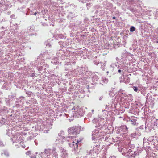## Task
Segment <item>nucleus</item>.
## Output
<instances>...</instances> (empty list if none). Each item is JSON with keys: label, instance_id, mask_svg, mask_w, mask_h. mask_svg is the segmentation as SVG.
I'll return each instance as SVG.
<instances>
[{"label": "nucleus", "instance_id": "1", "mask_svg": "<svg viewBox=\"0 0 158 158\" xmlns=\"http://www.w3.org/2000/svg\"><path fill=\"white\" fill-rule=\"evenodd\" d=\"M104 135L102 131L98 129H95L92 131V140H98L100 141L104 139Z\"/></svg>", "mask_w": 158, "mask_h": 158}, {"label": "nucleus", "instance_id": "2", "mask_svg": "<svg viewBox=\"0 0 158 158\" xmlns=\"http://www.w3.org/2000/svg\"><path fill=\"white\" fill-rule=\"evenodd\" d=\"M55 152V148L51 149H47L44 150V152H41L40 155L42 158H49L48 156L52 155L53 154V152Z\"/></svg>", "mask_w": 158, "mask_h": 158}, {"label": "nucleus", "instance_id": "3", "mask_svg": "<svg viewBox=\"0 0 158 158\" xmlns=\"http://www.w3.org/2000/svg\"><path fill=\"white\" fill-rule=\"evenodd\" d=\"M81 131L80 126H74L68 129V133L70 135H76L79 134Z\"/></svg>", "mask_w": 158, "mask_h": 158}, {"label": "nucleus", "instance_id": "4", "mask_svg": "<svg viewBox=\"0 0 158 158\" xmlns=\"http://www.w3.org/2000/svg\"><path fill=\"white\" fill-rule=\"evenodd\" d=\"M128 132V128L125 125H123L117 128V132L118 133L122 134H126Z\"/></svg>", "mask_w": 158, "mask_h": 158}, {"label": "nucleus", "instance_id": "5", "mask_svg": "<svg viewBox=\"0 0 158 158\" xmlns=\"http://www.w3.org/2000/svg\"><path fill=\"white\" fill-rule=\"evenodd\" d=\"M24 98L20 97L16 99L15 103V106L17 108L22 107L23 105Z\"/></svg>", "mask_w": 158, "mask_h": 158}, {"label": "nucleus", "instance_id": "6", "mask_svg": "<svg viewBox=\"0 0 158 158\" xmlns=\"http://www.w3.org/2000/svg\"><path fill=\"white\" fill-rule=\"evenodd\" d=\"M92 74V73H88L89 75H87L86 76H87L88 78H90L91 77L92 78V81L94 83L93 84L96 85L98 82L99 78L96 75H94Z\"/></svg>", "mask_w": 158, "mask_h": 158}, {"label": "nucleus", "instance_id": "7", "mask_svg": "<svg viewBox=\"0 0 158 158\" xmlns=\"http://www.w3.org/2000/svg\"><path fill=\"white\" fill-rule=\"evenodd\" d=\"M42 56V55H40L39 56H38L37 59L35 61L34 63H31V64H32L33 66H35L43 65L44 62H42V60L40 59V57H41Z\"/></svg>", "mask_w": 158, "mask_h": 158}, {"label": "nucleus", "instance_id": "8", "mask_svg": "<svg viewBox=\"0 0 158 158\" xmlns=\"http://www.w3.org/2000/svg\"><path fill=\"white\" fill-rule=\"evenodd\" d=\"M99 119H98V118H94L92 120V121L93 123H96L95 127H96L98 129H101L102 128L103 124L99 123Z\"/></svg>", "mask_w": 158, "mask_h": 158}, {"label": "nucleus", "instance_id": "9", "mask_svg": "<svg viewBox=\"0 0 158 158\" xmlns=\"http://www.w3.org/2000/svg\"><path fill=\"white\" fill-rule=\"evenodd\" d=\"M59 149L60 151V152L62 153V158H69L67 152L65 149L62 147H60Z\"/></svg>", "mask_w": 158, "mask_h": 158}, {"label": "nucleus", "instance_id": "10", "mask_svg": "<svg viewBox=\"0 0 158 158\" xmlns=\"http://www.w3.org/2000/svg\"><path fill=\"white\" fill-rule=\"evenodd\" d=\"M118 94L119 95V96L121 97H129L130 98V100H131V99L132 98V96L131 95H129L128 96L127 94L125 93L124 92V91H123V90L121 89H120L118 92Z\"/></svg>", "mask_w": 158, "mask_h": 158}, {"label": "nucleus", "instance_id": "11", "mask_svg": "<svg viewBox=\"0 0 158 158\" xmlns=\"http://www.w3.org/2000/svg\"><path fill=\"white\" fill-rule=\"evenodd\" d=\"M141 2L140 0H128L127 2L131 5L135 6L136 4H139Z\"/></svg>", "mask_w": 158, "mask_h": 158}, {"label": "nucleus", "instance_id": "12", "mask_svg": "<svg viewBox=\"0 0 158 158\" xmlns=\"http://www.w3.org/2000/svg\"><path fill=\"white\" fill-rule=\"evenodd\" d=\"M136 118L135 117H131L129 119V122L133 125H137L138 123L136 122Z\"/></svg>", "mask_w": 158, "mask_h": 158}, {"label": "nucleus", "instance_id": "13", "mask_svg": "<svg viewBox=\"0 0 158 158\" xmlns=\"http://www.w3.org/2000/svg\"><path fill=\"white\" fill-rule=\"evenodd\" d=\"M20 139V137L16 135H13L11 139L13 143H18L19 142V139Z\"/></svg>", "mask_w": 158, "mask_h": 158}, {"label": "nucleus", "instance_id": "14", "mask_svg": "<svg viewBox=\"0 0 158 158\" xmlns=\"http://www.w3.org/2000/svg\"><path fill=\"white\" fill-rule=\"evenodd\" d=\"M75 142L73 141V147L74 148V149L75 150H76V149L77 148L78 146V144L80 143H81V140H77V141L76 140H75Z\"/></svg>", "mask_w": 158, "mask_h": 158}, {"label": "nucleus", "instance_id": "15", "mask_svg": "<svg viewBox=\"0 0 158 158\" xmlns=\"http://www.w3.org/2000/svg\"><path fill=\"white\" fill-rule=\"evenodd\" d=\"M74 110H75L74 111V112L73 111V117H77V118H79L82 116V113H80L79 114V112H77V111H76L75 109H74Z\"/></svg>", "mask_w": 158, "mask_h": 158}, {"label": "nucleus", "instance_id": "16", "mask_svg": "<svg viewBox=\"0 0 158 158\" xmlns=\"http://www.w3.org/2000/svg\"><path fill=\"white\" fill-rule=\"evenodd\" d=\"M85 68L84 67H81L78 69L77 71L79 73V75H83L85 72Z\"/></svg>", "mask_w": 158, "mask_h": 158}, {"label": "nucleus", "instance_id": "17", "mask_svg": "<svg viewBox=\"0 0 158 158\" xmlns=\"http://www.w3.org/2000/svg\"><path fill=\"white\" fill-rule=\"evenodd\" d=\"M13 129L12 128H9L6 129V135L8 136H10L12 134Z\"/></svg>", "mask_w": 158, "mask_h": 158}, {"label": "nucleus", "instance_id": "18", "mask_svg": "<svg viewBox=\"0 0 158 158\" xmlns=\"http://www.w3.org/2000/svg\"><path fill=\"white\" fill-rule=\"evenodd\" d=\"M28 12H27L26 15H27L28 14ZM30 14V15H38V16H40V12H33L32 11H30L28 14Z\"/></svg>", "mask_w": 158, "mask_h": 158}, {"label": "nucleus", "instance_id": "19", "mask_svg": "<svg viewBox=\"0 0 158 158\" xmlns=\"http://www.w3.org/2000/svg\"><path fill=\"white\" fill-rule=\"evenodd\" d=\"M9 88V84L7 82H5L4 83L2 87V89L5 90H7Z\"/></svg>", "mask_w": 158, "mask_h": 158}, {"label": "nucleus", "instance_id": "20", "mask_svg": "<svg viewBox=\"0 0 158 158\" xmlns=\"http://www.w3.org/2000/svg\"><path fill=\"white\" fill-rule=\"evenodd\" d=\"M117 68L121 69V70H123V71L125 72V69H126V67L123 65H118L117 67Z\"/></svg>", "mask_w": 158, "mask_h": 158}, {"label": "nucleus", "instance_id": "21", "mask_svg": "<svg viewBox=\"0 0 158 158\" xmlns=\"http://www.w3.org/2000/svg\"><path fill=\"white\" fill-rule=\"evenodd\" d=\"M42 65H39V66L38 67V70L39 71H41L42 70H46V68H45V67L48 66V65L47 64L44 66H42Z\"/></svg>", "mask_w": 158, "mask_h": 158}, {"label": "nucleus", "instance_id": "22", "mask_svg": "<svg viewBox=\"0 0 158 158\" xmlns=\"http://www.w3.org/2000/svg\"><path fill=\"white\" fill-rule=\"evenodd\" d=\"M5 119L3 118L1 116H0V126L5 124Z\"/></svg>", "mask_w": 158, "mask_h": 158}, {"label": "nucleus", "instance_id": "23", "mask_svg": "<svg viewBox=\"0 0 158 158\" xmlns=\"http://www.w3.org/2000/svg\"><path fill=\"white\" fill-rule=\"evenodd\" d=\"M34 26L33 25L28 27L27 28V32H29L28 31H33L34 29Z\"/></svg>", "mask_w": 158, "mask_h": 158}, {"label": "nucleus", "instance_id": "24", "mask_svg": "<svg viewBox=\"0 0 158 158\" xmlns=\"http://www.w3.org/2000/svg\"><path fill=\"white\" fill-rule=\"evenodd\" d=\"M132 88L135 92L138 93L140 92V88L139 87L138 88L136 86H133Z\"/></svg>", "mask_w": 158, "mask_h": 158}, {"label": "nucleus", "instance_id": "25", "mask_svg": "<svg viewBox=\"0 0 158 158\" xmlns=\"http://www.w3.org/2000/svg\"><path fill=\"white\" fill-rule=\"evenodd\" d=\"M52 156L55 157V158H57L58 157V155L56 151V148H55V152H53V154L52 155Z\"/></svg>", "mask_w": 158, "mask_h": 158}, {"label": "nucleus", "instance_id": "26", "mask_svg": "<svg viewBox=\"0 0 158 158\" xmlns=\"http://www.w3.org/2000/svg\"><path fill=\"white\" fill-rule=\"evenodd\" d=\"M38 4L37 2H36L34 4H35V8L34 9L35 10H36L37 9H40V5L39 3L38 5H37V4Z\"/></svg>", "mask_w": 158, "mask_h": 158}, {"label": "nucleus", "instance_id": "27", "mask_svg": "<svg viewBox=\"0 0 158 158\" xmlns=\"http://www.w3.org/2000/svg\"><path fill=\"white\" fill-rule=\"evenodd\" d=\"M21 34L22 35L21 38L22 40H23V43H25V42L24 41V39H25L26 38V37H25V33H24L23 32L21 31Z\"/></svg>", "mask_w": 158, "mask_h": 158}, {"label": "nucleus", "instance_id": "28", "mask_svg": "<svg viewBox=\"0 0 158 158\" xmlns=\"http://www.w3.org/2000/svg\"><path fill=\"white\" fill-rule=\"evenodd\" d=\"M102 81L104 83H107L108 81V79L105 77H102Z\"/></svg>", "mask_w": 158, "mask_h": 158}, {"label": "nucleus", "instance_id": "29", "mask_svg": "<svg viewBox=\"0 0 158 158\" xmlns=\"http://www.w3.org/2000/svg\"><path fill=\"white\" fill-rule=\"evenodd\" d=\"M98 119H99V123H102L103 124L102 126L104 124L103 123V122H102V121H103L104 120V118L102 117H99L98 118Z\"/></svg>", "mask_w": 158, "mask_h": 158}, {"label": "nucleus", "instance_id": "30", "mask_svg": "<svg viewBox=\"0 0 158 158\" xmlns=\"http://www.w3.org/2000/svg\"><path fill=\"white\" fill-rule=\"evenodd\" d=\"M126 156L129 158H131V157H133V158H134V157H135V156L132 153H131V154L129 153L128 154H127V155Z\"/></svg>", "mask_w": 158, "mask_h": 158}, {"label": "nucleus", "instance_id": "31", "mask_svg": "<svg viewBox=\"0 0 158 158\" xmlns=\"http://www.w3.org/2000/svg\"><path fill=\"white\" fill-rule=\"evenodd\" d=\"M26 154L27 155H30V157L31 158H35L36 157L35 156H32L31 155V156L30 155L31 154V152L30 151H28L26 153Z\"/></svg>", "mask_w": 158, "mask_h": 158}, {"label": "nucleus", "instance_id": "32", "mask_svg": "<svg viewBox=\"0 0 158 158\" xmlns=\"http://www.w3.org/2000/svg\"><path fill=\"white\" fill-rule=\"evenodd\" d=\"M56 4L55 3H53V5H52L53 8H52V9L54 10H58L59 9L57 8L58 7H56Z\"/></svg>", "mask_w": 158, "mask_h": 158}, {"label": "nucleus", "instance_id": "33", "mask_svg": "<svg viewBox=\"0 0 158 158\" xmlns=\"http://www.w3.org/2000/svg\"><path fill=\"white\" fill-rule=\"evenodd\" d=\"M135 30V28L133 26H131L130 28V31L131 32H134Z\"/></svg>", "mask_w": 158, "mask_h": 158}, {"label": "nucleus", "instance_id": "34", "mask_svg": "<svg viewBox=\"0 0 158 158\" xmlns=\"http://www.w3.org/2000/svg\"><path fill=\"white\" fill-rule=\"evenodd\" d=\"M86 5L87 8V9H89L93 5L92 3H89L86 4Z\"/></svg>", "mask_w": 158, "mask_h": 158}, {"label": "nucleus", "instance_id": "35", "mask_svg": "<svg viewBox=\"0 0 158 158\" xmlns=\"http://www.w3.org/2000/svg\"><path fill=\"white\" fill-rule=\"evenodd\" d=\"M100 64L101 66V68L102 69V70H104V69L105 68V65L103 63H102L101 62L100 63Z\"/></svg>", "mask_w": 158, "mask_h": 158}, {"label": "nucleus", "instance_id": "36", "mask_svg": "<svg viewBox=\"0 0 158 158\" xmlns=\"http://www.w3.org/2000/svg\"><path fill=\"white\" fill-rule=\"evenodd\" d=\"M76 111H77V112H79V113H82V114L83 113V111L82 110V109L81 108H80L78 110H76Z\"/></svg>", "mask_w": 158, "mask_h": 158}, {"label": "nucleus", "instance_id": "37", "mask_svg": "<svg viewBox=\"0 0 158 158\" xmlns=\"http://www.w3.org/2000/svg\"><path fill=\"white\" fill-rule=\"evenodd\" d=\"M51 2V0H46L44 1V4L46 5L49 4Z\"/></svg>", "mask_w": 158, "mask_h": 158}, {"label": "nucleus", "instance_id": "38", "mask_svg": "<svg viewBox=\"0 0 158 158\" xmlns=\"http://www.w3.org/2000/svg\"><path fill=\"white\" fill-rule=\"evenodd\" d=\"M155 19L158 20V11H156L155 14Z\"/></svg>", "mask_w": 158, "mask_h": 158}, {"label": "nucleus", "instance_id": "39", "mask_svg": "<svg viewBox=\"0 0 158 158\" xmlns=\"http://www.w3.org/2000/svg\"><path fill=\"white\" fill-rule=\"evenodd\" d=\"M118 73H119L120 74H121L122 75L123 74L124 72L123 71V70H121V69H118Z\"/></svg>", "mask_w": 158, "mask_h": 158}, {"label": "nucleus", "instance_id": "40", "mask_svg": "<svg viewBox=\"0 0 158 158\" xmlns=\"http://www.w3.org/2000/svg\"><path fill=\"white\" fill-rule=\"evenodd\" d=\"M94 63L95 65H97L99 64H100V62H99L98 60H95L94 61Z\"/></svg>", "mask_w": 158, "mask_h": 158}, {"label": "nucleus", "instance_id": "41", "mask_svg": "<svg viewBox=\"0 0 158 158\" xmlns=\"http://www.w3.org/2000/svg\"><path fill=\"white\" fill-rule=\"evenodd\" d=\"M26 94L29 97H31L32 94V93L31 92H26Z\"/></svg>", "mask_w": 158, "mask_h": 158}, {"label": "nucleus", "instance_id": "42", "mask_svg": "<svg viewBox=\"0 0 158 158\" xmlns=\"http://www.w3.org/2000/svg\"><path fill=\"white\" fill-rule=\"evenodd\" d=\"M4 154L6 157H8L9 156L8 152L6 151H5L4 152Z\"/></svg>", "mask_w": 158, "mask_h": 158}, {"label": "nucleus", "instance_id": "43", "mask_svg": "<svg viewBox=\"0 0 158 158\" xmlns=\"http://www.w3.org/2000/svg\"><path fill=\"white\" fill-rule=\"evenodd\" d=\"M111 67L113 68H115V67H117V65L115 63H112L110 65Z\"/></svg>", "mask_w": 158, "mask_h": 158}, {"label": "nucleus", "instance_id": "44", "mask_svg": "<svg viewBox=\"0 0 158 158\" xmlns=\"http://www.w3.org/2000/svg\"><path fill=\"white\" fill-rule=\"evenodd\" d=\"M80 2L83 3H85L89 1V0H78Z\"/></svg>", "mask_w": 158, "mask_h": 158}, {"label": "nucleus", "instance_id": "45", "mask_svg": "<svg viewBox=\"0 0 158 158\" xmlns=\"http://www.w3.org/2000/svg\"><path fill=\"white\" fill-rule=\"evenodd\" d=\"M5 101L6 104H9L10 99H9L7 98H5Z\"/></svg>", "mask_w": 158, "mask_h": 158}, {"label": "nucleus", "instance_id": "46", "mask_svg": "<svg viewBox=\"0 0 158 158\" xmlns=\"http://www.w3.org/2000/svg\"><path fill=\"white\" fill-rule=\"evenodd\" d=\"M105 108L106 109V110H102V111L103 112L104 111H106L107 110H108L109 109V107L107 105H106L105 107Z\"/></svg>", "mask_w": 158, "mask_h": 158}, {"label": "nucleus", "instance_id": "47", "mask_svg": "<svg viewBox=\"0 0 158 158\" xmlns=\"http://www.w3.org/2000/svg\"><path fill=\"white\" fill-rule=\"evenodd\" d=\"M135 134H136V135L139 136H140L141 134V132L139 131H136L135 132Z\"/></svg>", "mask_w": 158, "mask_h": 158}, {"label": "nucleus", "instance_id": "48", "mask_svg": "<svg viewBox=\"0 0 158 158\" xmlns=\"http://www.w3.org/2000/svg\"><path fill=\"white\" fill-rule=\"evenodd\" d=\"M94 9H101L100 6L99 5H97L94 6Z\"/></svg>", "mask_w": 158, "mask_h": 158}, {"label": "nucleus", "instance_id": "49", "mask_svg": "<svg viewBox=\"0 0 158 158\" xmlns=\"http://www.w3.org/2000/svg\"><path fill=\"white\" fill-rule=\"evenodd\" d=\"M136 136V134H135V132L133 133H132L131 134V137L134 138Z\"/></svg>", "mask_w": 158, "mask_h": 158}, {"label": "nucleus", "instance_id": "50", "mask_svg": "<svg viewBox=\"0 0 158 158\" xmlns=\"http://www.w3.org/2000/svg\"><path fill=\"white\" fill-rule=\"evenodd\" d=\"M58 2L61 4H63L64 2L63 0H58Z\"/></svg>", "mask_w": 158, "mask_h": 158}, {"label": "nucleus", "instance_id": "51", "mask_svg": "<svg viewBox=\"0 0 158 158\" xmlns=\"http://www.w3.org/2000/svg\"><path fill=\"white\" fill-rule=\"evenodd\" d=\"M49 131V128L47 129L44 130L43 132L44 133H48V131Z\"/></svg>", "mask_w": 158, "mask_h": 158}, {"label": "nucleus", "instance_id": "52", "mask_svg": "<svg viewBox=\"0 0 158 158\" xmlns=\"http://www.w3.org/2000/svg\"><path fill=\"white\" fill-rule=\"evenodd\" d=\"M92 114L90 113V112H89V113L88 114H87V117H90V118H91V117L92 116Z\"/></svg>", "mask_w": 158, "mask_h": 158}, {"label": "nucleus", "instance_id": "53", "mask_svg": "<svg viewBox=\"0 0 158 158\" xmlns=\"http://www.w3.org/2000/svg\"><path fill=\"white\" fill-rule=\"evenodd\" d=\"M46 44L47 46H48L49 47H50L51 46V43H49V41H48V43L47 42Z\"/></svg>", "mask_w": 158, "mask_h": 158}, {"label": "nucleus", "instance_id": "54", "mask_svg": "<svg viewBox=\"0 0 158 158\" xmlns=\"http://www.w3.org/2000/svg\"><path fill=\"white\" fill-rule=\"evenodd\" d=\"M118 149L119 152H122V151L124 150L122 148H118Z\"/></svg>", "mask_w": 158, "mask_h": 158}, {"label": "nucleus", "instance_id": "55", "mask_svg": "<svg viewBox=\"0 0 158 158\" xmlns=\"http://www.w3.org/2000/svg\"><path fill=\"white\" fill-rule=\"evenodd\" d=\"M108 137L107 136H106L105 138V139H104V141H108Z\"/></svg>", "mask_w": 158, "mask_h": 158}, {"label": "nucleus", "instance_id": "56", "mask_svg": "<svg viewBox=\"0 0 158 158\" xmlns=\"http://www.w3.org/2000/svg\"><path fill=\"white\" fill-rule=\"evenodd\" d=\"M141 93L144 96H145L146 94V93L144 91H141Z\"/></svg>", "mask_w": 158, "mask_h": 158}, {"label": "nucleus", "instance_id": "57", "mask_svg": "<svg viewBox=\"0 0 158 158\" xmlns=\"http://www.w3.org/2000/svg\"><path fill=\"white\" fill-rule=\"evenodd\" d=\"M9 97L10 99V100H11L14 98V96L13 95H10L9 96Z\"/></svg>", "mask_w": 158, "mask_h": 158}, {"label": "nucleus", "instance_id": "58", "mask_svg": "<svg viewBox=\"0 0 158 158\" xmlns=\"http://www.w3.org/2000/svg\"><path fill=\"white\" fill-rule=\"evenodd\" d=\"M130 7L131 8L129 9V10H137V9H136L135 8L134 9V8H133L132 6H130Z\"/></svg>", "mask_w": 158, "mask_h": 158}, {"label": "nucleus", "instance_id": "59", "mask_svg": "<svg viewBox=\"0 0 158 158\" xmlns=\"http://www.w3.org/2000/svg\"><path fill=\"white\" fill-rule=\"evenodd\" d=\"M41 24L43 26H46V25H47V24L46 23H45V22H41Z\"/></svg>", "mask_w": 158, "mask_h": 158}, {"label": "nucleus", "instance_id": "60", "mask_svg": "<svg viewBox=\"0 0 158 158\" xmlns=\"http://www.w3.org/2000/svg\"><path fill=\"white\" fill-rule=\"evenodd\" d=\"M15 15L14 14H13V15H12L11 16H10V17L11 18H15Z\"/></svg>", "mask_w": 158, "mask_h": 158}, {"label": "nucleus", "instance_id": "61", "mask_svg": "<svg viewBox=\"0 0 158 158\" xmlns=\"http://www.w3.org/2000/svg\"><path fill=\"white\" fill-rule=\"evenodd\" d=\"M132 150L131 149H129L128 151V152H127V153H130L132 152Z\"/></svg>", "mask_w": 158, "mask_h": 158}, {"label": "nucleus", "instance_id": "62", "mask_svg": "<svg viewBox=\"0 0 158 158\" xmlns=\"http://www.w3.org/2000/svg\"><path fill=\"white\" fill-rule=\"evenodd\" d=\"M35 73H32L31 75V76L33 77L35 75Z\"/></svg>", "mask_w": 158, "mask_h": 158}, {"label": "nucleus", "instance_id": "63", "mask_svg": "<svg viewBox=\"0 0 158 158\" xmlns=\"http://www.w3.org/2000/svg\"><path fill=\"white\" fill-rule=\"evenodd\" d=\"M155 42L158 43V37L156 38V39H155Z\"/></svg>", "mask_w": 158, "mask_h": 158}, {"label": "nucleus", "instance_id": "64", "mask_svg": "<svg viewBox=\"0 0 158 158\" xmlns=\"http://www.w3.org/2000/svg\"><path fill=\"white\" fill-rule=\"evenodd\" d=\"M146 139H145V138L143 139V141L144 143H145L146 142Z\"/></svg>", "mask_w": 158, "mask_h": 158}]
</instances>
